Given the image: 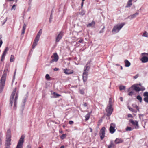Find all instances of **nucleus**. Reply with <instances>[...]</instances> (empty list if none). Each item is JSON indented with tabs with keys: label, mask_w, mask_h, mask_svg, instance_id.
I'll use <instances>...</instances> for the list:
<instances>
[{
	"label": "nucleus",
	"mask_w": 148,
	"mask_h": 148,
	"mask_svg": "<svg viewBox=\"0 0 148 148\" xmlns=\"http://www.w3.org/2000/svg\"><path fill=\"white\" fill-rule=\"evenodd\" d=\"M143 36L146 37H148V33L146 31L145 32L143 35Z\"/></svg>",
	"instance_id": "nucleus-31"
},
{
	"label": "nucleus",
	"mask_w": 148,
	"mask_h": 148,
	"mask_svg": "<svg viewBox=\"0 0 148 148\" xmlns=\"http://www.w3.org/2000/svg\"><path fill=\"white\" fill-rule=\"evenodd\" d=\"M88 71L84 70L83 74L88 75Z\"/></svg>",
	"instance_id": "nucleus-40"
},
{
	"label": "nucleus",
	"mask_w": 148,
	"mask_h": 148,
	"mask_svg": "<svg viewBox=\"0 0 148 148\" xmlns=\"http://www.w3.org/2000/svg\"><path fill=\"white\" fill-rule=\"evenodd\" d=\"M105 28V27H103V28L102 29V30L101 31H100V32H99V33H103V29H104Z\"/></svg>",
	"instance_id": "nucleus-51"
},
{
	"label": "nucleus",
	"mask_w": 148,
	"mask_h": 148,
	"mask_svg": "<svg viewBox=\"0 0 148 148\" xmlns=\"http://www.w3.org/2000/svg\"><path fill=\"white\" fill-rule=\"evenodd\" d=\"M91 112H89L85 116V121H87L90 118V114Z\"/></svg>",
	"instance_id": "nucleus-20"
},
{
	"label": "nucleus",
	"mask_w": 148,
	"mask_h": 148,
	"mask_svg": "<svg viewBox=\"0 0 148 148\" xmlns=\"http://www.w3.org/2000/svg\"><path fill=\"white\" fill-rule=\"evenodd\" d=\"M125 87L124 86H121L119 87V89L121 90H125Z\"/></svg>",
	"instance_id": "nucleus-32"
},
{
	"label": "nucleus",
	"mask_w": 148,
	"mask_h": 148,
	"mask_svg": "<svg viewBox=\"0 0 148 148\" xmlns=\"http://www.w3.org/2000/svg\"><path fill=\"white\" fill-rule=\"evenodd\" d=\"M129 109L131 111H132L133 112H135V113L136 112V111L134 109H133L132 108H129Z\"/></svg>",
	"instance_id": "nucleus-37"
},
{
	"label": "nucleus",
	"mask_w": 148,
	"mask_h": 148,
	"mask_svg": "<svg viewBox=\"0 0 148 148\" xmlns=\"http://www.w3.org/2000/svg\"><path fill=\"white\" fill-rule=\"evenodd\" d=\"M51 16H52V13H51V15L50 16V18H49V21L50 22V21H51V20L52 19V17Z\"/></svg>",
	"instance_id": "nucleus-55"
},
{
	"label": "nucleus",
	"mask_w": 148,
	"mask_h": 148,
	"mask_svg": "<svg viewBox=\"0 0 148 148\" xmlns=\"http://www.w3.org/2000/svg\"><path fill=\"white\" fill-rule=\"evenodd\" d=\"M141 61L143 63L147 62H148V58L145 56L141 58Z\"/></svg>",
	"instance_id": "nucleus-17"
},
{
	"label": "nucleus",
	"mask_w": 148,
	"mask_h": 148,
	"mask_svg": "<svg viewBox=\"0 0 148 148\" xmlns=\"http://www.w3.org/2000/svg\"><path fill=\"white\" fill-rule=\"evenodd\" d=\"M80 13L82 15H84V14H85V13H84V12H81Z\"/></svg>",
	"instance_id": "nucleus-61"
},
{
	"label": "nucleus",
	"mask_w": 148,
	"mask_h": 148,
	"mask_svg": "<svg viewBox=\"0 0 148 148\" xmlns=\"http://www.w3.org/2000/svg\"><path fill=\"white\" fill-rule=\"evenodd\" d=\"M45 77L47 79H49L50 78V77L49 76V75L48 74L46 75Z\"/></svg>",
	"instance_id": "nucleus-36"
},
{
	"label": "nucleus",
	"mask_w": 148,
	"mask_h": 148,
	"mask_svg": "<svg viewBox=\"0 0 148 148\" xmlns=\"http://www.w3.org/2000/svg\"><path fill=\"white\" fill-rule=\"evenodd\" d=\"M15 7H16V5L15 4L14 5H13V6H12L11 9L12 10L14 9V10H15V8H16Z\"/></svg>",
	"instance_id": "nucleus-44"
},
{
	"label": "nucleus",
	"mask_w": 148,
	"mask_h": 148,
	"mask_svg": "<svg viewBox=\"0 0 148 148\" xmlns=\"http://www.w3.org/2000/svg\"><path fill=\"white\" fill-rule=\"evenodd\" d=\"M59 133L61 134L63 133V131L62 130H60L59 131Z\"/></svg>",
	"instance_id": "nucleus-62"
},
{
	"label": "nucleus",
	"mask_w": 148,
	"mask_h": 148,
	"mask_svg": "<svg viewBox=\"0 0 148 148\" xmlns=\"http://www.w3.org/2000/svg\"><path fill=\"white\" fill-rule=\"evenodd\" d=\"M112 147L110 145H109L108 146V148H111Z\"/></svg>",
	"instance_id": "nucleus-60"
},
{
	"label": "nucleus",
	"mask_w": 148,
	"mask_h": 148,
	"mask_svg": "<svg viewBox=\"0 0 148 148\" xmlns=\"http://www.w3.org/2000/svg\"><path fill=\"white\" fill-rule=\"evenodd\" d=\"M11 134V131L10 130H8L7 131V134Z\"/></svg>",
	"instance_id": "nucleus-45"
},
{
	"label": "nucleus",
	"mask_w": 148,
	"mask_h": 148,
	"mask_svg": "<svg viewBox=\"0 0 148 148\" xmlns=\"http://www.w3.org/2000/svg\"><path fill=\"white\" fill-rule=\"evenodd\" d=\"M66 136L67 135L66 134H64L60 136V138L62 140H63L66 138Z\"/></svg>",
	"instance_id": "nucleus-27"
},
{
	"label": "nucleus",
	"mask_w": 148,
	"mask_h": 148,
	"mask_svg": "<svg viewBox=\"0 0 148 148\" xmlns=\"http://www.w3.org/2000/svg\"><path fill=\"white\" fill-rule=\"evenodd\" d=\"M137 99L140 102H141L142 101V98L140 95H138L137 97Z\"/></svg>",
	"instance_id": "nucleus-29"
},
{
	"label": "nucleus",
	"mask_w": 148,
	"mask_h": 148,
	"mask_svg": "<svg viewBox=\"0 0 148 148\" xmlns=\"http://www.w3.org/2000/svg\"><path fill=\"white\" fill-rule=\"evenodd\" d=\"M24 138L25 136L23 135L21 136L16 148H23Z\"/></svg>",
	"instance_id": "nucleus-5"
},
{
	"label": "nucleus",
	"mask_w": 148,
	"mask_h": 148,
	"mask_svg": "<svg viewBox=\"0 0 148 148\" xmlns=\"http://www.w3.org/2000/svg\"><path fill=\"white\" fill-rule=\"evenodd\" d=\"M7 53V52L4 50V51L3 52V54L5 55Z\"/></svg>",
	"instance_id": "nucleus-56"
},
{
	"label": "nucleus",
	"mask_w": 148,
	"mask_h": 148,
	"mask_svg": "<svg viewBox=\"0 0 148 148\" xmlns=\"http://www.w3.org/2000/svg\"><path fill=\"white\" fill-rule=\"evenodd\" d=\"M11 134H7L6 136V140H11Z\"/></svg>",
	"instance_id": "nucleus-28"
},
{
	"label": "nucleus",
	"mask_w": 148,
	"mask_h": 148,
	"mask_svg": "<svg viewBox=\"0 0 148 148\" xmlns=\"http://www.w3.org/2000/svg\"><path fill=\"white\" fill-rule=\"evenodd\" d=\"M128 117H132V116L131 114H128L127 116Z\"/></svg>",
	"instance_id": "nucleus-53"
},
{
	"label": "nucleus",
	"mask_w": 148,
	"mask_h": 148,
	"mask_svg": "<svg viewBox=\"0 0 148 148\" xmlns=\"http://www.w3.org/2000/svg\"><path fill=\"white\" fill-rule=\"evenodd\" d=\"M134 105H132V106H133ZM134 105V107L135 108H136V109L137 110H138L139 109V108H138V106H137L136 105Z\"/></svg>",
	"instance_id": "nucleus-49"
},
{
	"label": "nucleus",
	"mask_w": 148,
	"mask_h": 148,
	"mask_svg": "<svg viewBox=\"0 0 148 148\" xmlns=\"http://www.w3.org/2000/svg\"><path fill=\"white\" fill-rule=\"evenodd\" d=\"M90 67L87 66V64L84 67V70L88 71L90 69Z\"/></svg>",
	"instance_id": "nucleus-26"
},
{
	"label": "nucleus",
	"mask_w": 148,
	"mask_h": 148,
	"mask_svg": "<svg viewBox=\"0 0 148 148\" xmlns=\"http://www.w3.org/2000/svg\"><path fill=\"white\" fill-rule=\"evenodd\" d=\"M133 129V128H132L131 127L127 126L126 128V131H130L132 130Z\"/></svg>",
	"instance_id": "nucleus-30"
},
{
	"label": "nucleus",
	"mask_w": 148,
	"mask_h": 148,
	"mask_svg": "<svg viewBox=\"0 0 148 148\" xmlns=\"http://www.w3.org/2000/svg\"><path fill=\"white\" fill-rule=\"evenodd\" d=\"M143 95L144 97H148V92H145L144 93Z\"/></svg>",
	"instance_id": "nucleus-38"
},
{
	"label": "nucleus",
	"mask_w": 148,
	"mask_h": 148,
	"mask_svg": "<svg viewBox=\"0 0 148 148\" xmlns=\"http://www.w3.org/2000/svg\"><path fill=\"white\" fill-rule=\"evenodd\" d=\"M134 105H132V106H133ZM134 105V107L135 108H136V109L137 110H138L139 109V108H138V106H137L136 105Z\"/></svg>",
	"instance_id": "nucleus-48"
},
{
	"label": "nucleus",
	"mask_w": 148,
	"mask_h": 148,
	"mask_svg": "<svg viewBox=\"0 0 148 148\" xmlns=\"http://www.w3.org/2000/svg\"><path fill=\"white\" fill-rule=\"evenodd\" d=\"M88 75L83 74L82 79L84 82H86L87 79V76Z\"/></svg>",
	"instance_id": "nucleus-18"
},
{
	"label": "nucleus",
	"mask_w": 148,
	"mask_h": 148,
	"mask_svg": "<svg viewBox=\"0 0 148 148\" xmlns=\"http://www.w3.org/2000/svg\"><path fill=\"white\" fill-rule=\"evenodd\" d=\"M63 35V32L61 31L56 38V42H58L62 38Z\"/></svg>",
	"instance_id": "nucleus-10"
},
{
	"label": "nucleus",
	"mask_w": 148,
	"mask_h": 148,
	"mask_svg": "<svg viewBox=\"0 0 148 148\" xmlns=\"http://www.w3.org/2000/svg\"><path fill=\"white\" fill-rule=\"evenodd\" d=\"M2 136H0V145H2Z\"/></svg>",
	"instance_id": "nucleus-43"
},
{
	"label": "nucleus",
	"mask_w": 148,
	"mask_h": 148,
	"mask_svg": "<svg viewBox=\"0 0 148 148\" xmlns=\"http://www.w3.org/2000/svg\"><path fill=\"white\" fill-rule=\"evenodd\" d=\"M42 33V30L41 29L40 30L38 33L35 38L34 41L33 45L32 48H34L36 46L37 44V42L39 41L40 38V36Z\"/></svg>",
	"instance_id": "nucleus-2"
},
{
	"label": "nucleus",
	"mask_w": 148,
	"mask_h": 148,
	"mask_svg": "<svg viewBox=\"0 0 148 148\" xmlns=\"http://www.w3.org/2000/svg\"><path fill=\"white\" fill-rule=\"evenodd\" d=\"M11 140H6V146H10L11 145L10 141Z\"/></svg>",
	"instance_id": "nucleus-24"
},
{
	"label": "nucleus",
	"mask_w": 148,
	"mask_h": 148,
	"mask_svg": "<svg viewBox=\"0 0 148 148\" xmlns=\"http://www.w3.org/2000/svg\"><path fill=\"white\" fill-rule=\"evenodd\" d=\"M124 62L125 63V66L126 67H129L131 65L130 62L127 59L125 60Z\"/></svg>",
	"instance_id": "nucleus-16"
},
{
	"label": "nucleus",
	"mask_w": 148,
	"mask_h": 148,
	"mask_svg": "<svg viewBox=\"0 0 148 148\" xmlns=\"http://www.w3.org/2000/svg\"><path fill=\"white\" fill-rule=\"evenodd\" d=\"M138 12H136L133 14L129 16V17H130V19H132L133 18H134L136 17V16L138 15Z\"/></svg>",
	"instance_id": "nucleus-23"
},
{
	"label": "nucleus",
	"mask_w": 148,
	"mask_h": 148,
	"mask_svg": "<svg viewBox=\"0 0 148 148\" xmlns=\"http://www.w3.org/2000/svg\"><path fill=\"white\" fill-rule=\"evenodd\" d=\"M79 92H80V93L82 94H84V91L83 90H80Z\"/></svg>",
	"instance_id": "nucleus-41"
},
{
	"label": "nucleus",
	"mask_w": 148,
	"mask_h": 148,
	"mask_svg": "<svg viewBox=\"0 0 148 148\" xmlns=\"http://www.w3.org/2000/svg\"><path fill=\"white\" fill-rule=\"evenodd\" d=\"M130 122L133 125L136 126L135 127V129H137L138 128L139 126L138 124V122L137 121H134L132 119H131L130 120Z\"/></svg>",
	"instance_id": "nucleus-11"
},
{
	"label": "nucleus",
	"mask_w": 148,
	"mask_h": 148,
	"mask_svg": "<svg viewBox=\"0 0 148 148\" xmlns=\"http://www.w3.org/2000/svg\"><path fill=\"white\" fill-rule=\"evenodd\" d=\"M139 77V75L138 74H136L135 76L133 77V78L136 79Z\"/></svg>",
	"instance_id": "nucleus-42"
},
{
	"label": "nucleus",
	"mask_w": 148,
	"mask_h": 148,
	"mask_svg": "<svg viewBox=\"0 0 148 148\" xmlns=\"http://www.w3.org/2000/svg\"><path fill=\"white\" fill-rule=\"evenodd\" d=\"M115 127L116 126L115 124L112 123L111 124L109 129L110 132L111 133L113 134L115 132Z\"/></svg>",
	"instance_id": "nucleus-9"
},
{
	"label": "nucleus",
	"mask_w": 148,
	"mask_h": 148,
	"mask_svg": "<svg viewBox=\"0 0 148 148\" xmlns=\"http://www.w3.org/2000/svg\"><path fill=\"white\" fill-rule=\"evenodd\" d=\"M53 94L55 95V96L56 97H59V96H61L60 95L56 93L55 92H54L53 93Z\"/></svg>",
	"instance_id": "nucleus-33"
},
{
	"label": "nucleus",
	"mask_w": 148,
	"mask_h": 148,
	"mask_svg": "<svg viewBox=\"0 0 148 148\" xmlns=\"http://www.w3.org/2000/svg\"><path fill=\"white\" fill-rule=\"evenodd\" d=\"M9 50V49L8 48V47H6V48H5V50H4V51L7 52V51Z\"/></svg>",
	"instance_id": "nucleus-57"
},
{
	"label": "nucleus",
	"mask_w": 148,
	"mask_h": 148,
	"mask_svg": "<svg viewBox=\"0 0 148 148\" xmlns=\"http://www.w3.org/2000/svg\"><path fill=\"white\" fill-rule=\"evenodd\" d=\"M113 110V109L112 107V102L111 99H110L109 101V105L108 106L106 109V111L107 113V116H109L112 113Z\"/></svg>",
	"instance_id": "nucleus-4"
},
{
	"label": "nucleus",
	"mask_w": 148,
	"mask_h": 148,
	"mask_svg": "<svg viewBox=\"0 0 148 148\" xmlns=\"http://www.w3.org/2000/svg\"><path fill=\"white\" fill-rule=\"evenodd\" d=\"M52 59L50 61V63H52L54 62H57L59 59V56L56 53H55L51 57Z\"/></svg>",
	"instance_id": "nucleus-7"
},
{
	"label": "nucleus",
	"mask_w": 148,
	"mask_h": 148,
	"mask_svg": "<svg viewBox=\"0 0 148 148\" xmlns=\"http://www.w3.org/2000/svg\"><path fill=\"white\" fill-rule=\"evenodd\" d=\"M106 128L105 127L102 128L100 132V135L101 140H103L105 136Z\"/></svg>",
	"instance_id": "nucleus-8"
},
{
	"label": "nucleus",
	"mask_w": 148,
	"mask_h": 148,
	"mask_svg": "<svg viewBox=\"0 0 148 148\" xmlns=\"http://www.w3.org/2000/svg\"><path fill=\"white\" fill-rule=\"evenodd\" d=\"M133 0H129L127 2V5L126 6V7H130L132 5V1Z\"/></svg>",
	"instance_id": "nucleus-22"
},
{
	"label": "nucleus",
	"mask_w": 148,
	"mask_h": 148,
	"mask_svg": "<svg viewBox=\"0 0 148 148\" xmlns=\"http://www.w3.org/2000/svg\"><path fill=\"white\" fill-rule=\"evenodd\" d=\"M26 25L25 24H24L22 28L21 35H23L25 32V29H26Z\"/></svg>",
	"instance_id": "nucleus-19"
},
{
	"label": "nucleus",
	"mask_w": 148,
	"mask_h": 148,
	"mask_svg": "<svg viewBox=\"0 0 148 148\" xmlns=\"http://www.w3.org/2000/svg\"><path fill=\"white\" fill-rule=\"evenodd\" d=\"M112 147L114 146V143L112 141H111L110 144Z\"/></svg>",
	"instance_id": "nucleus-46"
},
{
	"label": "nucleus",
	"mask_w": 148,
	"mask_h": 148,
	"mask_svg": "<svg viewBox=\"0 0 148 148\" xmlns=\"http://www.w3.org/2000/svg\"><path fill=\"white\" fill-rule=\"evenodd\" d=\"M144 100L145 102L148 103V97H145L144 98Z\"/></svg>",
	"instance_id": "nucleus-35"
},
{
	"label": "nucleus",
	"mask_w": 148,
	"mask_h": 148,
	"mask_svg": "<svg viewBox=\"0 0 148 148\" xmlns=\"http://www.w3.org/2000/svg\"><path fill=\"white\" fill-rule=\"evenodd\" d=\"M14 60V56L13 55H11L10 59V61L11 62H13Z\"/></svg>",
	"instance_id": "nucleus-25"
},
{
	"label": "nucleus",
	"mask_w": 148,
	"mask_h": 148,
	"mask_svg": "<svg viewBox=\"0 0 148 148\" xmlns=\"http://www.w3.org/2000/svg\"><path fill=\"white\" fill-rule=\"evenodd\" d=\"M17 91V88H15L13 90V91L11 95L10 98V102L11 104V106H12L13 101H14V97Z\"/></svg>",
	"instance_id": "nucleus-6"
},
{
	"label": "nucleus",
	"mask_w": 148,
	"mask_h": 148,
	"mask_svg": "<svg viewBox=\"0 0 148 148\" xmlns=\"http://www.w3.org/2000/svg\"><path fill=\"white\" fill-rule=\"evenodd\" d=\"M83 4H84V2H82V3H81V7L82 8L83 6Z\"/></svg>",
	"instance_id": "nucleus-63"
},
{
	"label": "nucleus",
	"mask_w": 148,
	"mask_h": 148,
	"mask_svg": "<svg viewBox=\"0 0 148 148\" xmlns=\"http://www.w3.org/2000/svg\"><path fill=\"white\" fill-rule=\"evenodd\" d=\"M83 41V39H80L78 41V42L79 43H82Z\"/></svg>",
	"instance_id": "nucleus-47"
},
{
	"label": "nucleus",
	"mask_w": 148,
	"mask_h": 148,
	"mask_svg": "<svg viewBox=\"0 0 148 148\" xmlns=\"http://www.w3.org/2000/svg\"><path fill=\"white\" fill-rule=\"evenodd\" d=\"M6 148H10V146H6Z\"/></svg>",
	"instance_id": "nucleus-64"
},
{
	"label": "nucleus",
	"mask_w": 148,
	"mask_h": 148,
	"mask_svg": "<svg viewBox=\"0 0 148 148\" xmlns=\"http://www.w3.org/2000/svg\"><path fill=\"white\" fill-rule=\"evenodd\" d=\"M59 70V69L58 68H56L54 69V70L55 71H57Z\"/></svg>",
	"instance_id": "nucleus-54"
},
{
	"label": "nucleus",
	"mask_w": 148,
	"mask_h": 148,
	"mask_svg": "<svg viewBox=\"0 0 148 148\" xmlns=\"http://www.w3.org/2000/svg\"><path fill=\"white\" fill-rule=\"evenodd\" d=\"M84 107H87V104L86 103H85L84 104Z\"/></svg>",
	"instance_id": "nucleus-58"
},
{
	"label": "nucleus",
	"mask_w": 148,
	"mask_h": 148,
	"mask_svg": "<svg viewBox=\"0 0 148 148\" xmlns=\"http://www.w3.org/2000/svg\"><path fill=\"white\" fill-rule=\"evenodd\" d=\"M132 87L133 88V89L134 90L138 92L142 90L139 87H138L135 86H132Z\"/></svg>",
	"instance_id": "nucleus-14"
},
{
	"label": "nucleus",
	"mask_w": 148,
	"mask_h": 148,
	"mask_svg": "<svg viewBox=\"0 0 148 148\" xmlns=\"http://www.w3.org/2000/svg\"><path fill=\"white\" fill-rule=\"evenodd\" d=\"M95 24V22L94 21H92L91 23H89L87 25V27H91L94 26Z\"/></svg>",
	"instance_id": "nucleus-21"
},
{
	"label": "nucleus",
	"mask_w": 148,
	"mask_h": 148,
	"mask_svg": "<svg viewBox=\"0 0 148 148\" xmlns=\"http://www.w3.org/2000/svg\"><path fill=\"white\" fill-rule=\"evenodd\" d=\"M3 43V41L2 40H0V47H1Z\"/></svg>",
	"instance_id": "nucleus-52"
},
{
	"label": "nucleus",
	"mask_w": 148,
	"mask_h": 148,
	"mask_svg": "<svg viewBox=\"0 0 148 148\" xmlns=\"http://www.w3.org/2000/svg\"><path fill=\"white\" fill-rule=\"evenodd\" d=\"M134 93V92L133 91H131L129 92L128 93V95L130 96L132 95Z\"/></svg>",
	"instance_id": "nucleus-39"
},
{
	"label": "nucleus",
	"mask_w": 148,
	"mask_h": 148,
	"mask_svg": "<svg viewBox=\"0 0 148 148\" xmlns=\"http://www.w3.org/2000/svg\"><path fill=\"white\" fill-rule=\"evenodd\" d=\"M69 123L70 124H72L73 123V121H69Z\"/></svg>",
	"instance_id": "nucleus-50"
},
{
	"label": "nucleus",
	"mask_w": 148,
	"mask_h": 148,
	"mask_svg": "<svg viewBox=\"0 0 148 148\" xmlns=\"http://www.w3.org/2000/svg\"><path fill=\"white\" fill-rule=\"evenodd\" d=\"M5 55H4L3 54H2V56H1V61H3V60L5 58Z\"/></svg>",
	"instance_id": "nucleus-34"
},
{
	"label": "nucleus",
	"mask_w": 148,
	"mask_h": 148,
	"mask_svg": "<svg viewBox=\"0 0 148 148\" xmlns=\"http://www.w3.org/2000/svg\"><path fill=\"white\" fill-rule=\"evenodd\" d=\"M6 75V73H4L1 79L0 82V93H1L2 92L5 86Z\"/></svg>",
	"instance_id": "nucleus-1"
},
{
	"label": "nucleus",
	"mask_w": 148,
	"mask_h": 148,
	"mask_svg": "<svg viewBox=\"0 0 148 148\" xmlns=\"http://www.w3.org/2000/svg\"><path fill=\"white\" fill-rule=\"evenodd\" d=\"M64 72L66 74L69 75L73 73V71L66 68L64 70Z\"/></svg>",
	"instance_id": "nucleus-12"
},
{
	"label": "nucleus",
	"mask_w": 148,
	"mask_h": 148,
	"mask_svg": "<svg viewBox=\"0 0 148 148\" xmlns=\"http://www.w3.org/2000/svg\"><path fill=\"white\" fill-rule=\"evenodd\" d=\"M120 100H121V101H123V98L122 97H120Z\"/></svg>",
	"instance_id": "nucleus-59"
},
{
	"label": "nucleus",
	"mask_w": 148,
	"mask_h": 148,
	"mask_svg": "<svg viewBox=\"0 0 148 148\" xmlns=\"http://www.w3.org/2000/svg\"><path fill=\"white\" fill-rule=\"evenodd\" d=\"M123 142V140L121 138H116L115 140V142L116 144H118L121 143H122Z\"/></svg>",
	"instance_id": "nucleus-15"
},
{
	"label": "nucleus",
	"mask_w": 148,
	"mask_h": 148,
	"mask_svg": "<svg viewBox=\"0 0 148 148\" xmlns=\"http://www.w3.org/2000/svg\"><path fill=\"white\" fill-rule=\"evenodd\" d=\"M18 92H17L16 94L14 99V101H13V102H14V107L15 109L16 107L17 101L18 99Z\"/></svg>",
	"instance_id": "nucleus-13"
},
{
	"label": "nucleus",
	"mask_w": 148,
	"mask_h": 148,
	"mask_svg": "<svg viewBox=\"0 0 148 148\" xmlns=\"http://www.w3.org/2000/svg\"><path fill=\"white\" fill-rule=\"evenodd\" d=\"M125 24L121 23L120 24H117L114 26L112 29V32L113 33H118L122 28Z\"/></svg>",
	"instance_id": "nucleus-3"
}]
</instances>
